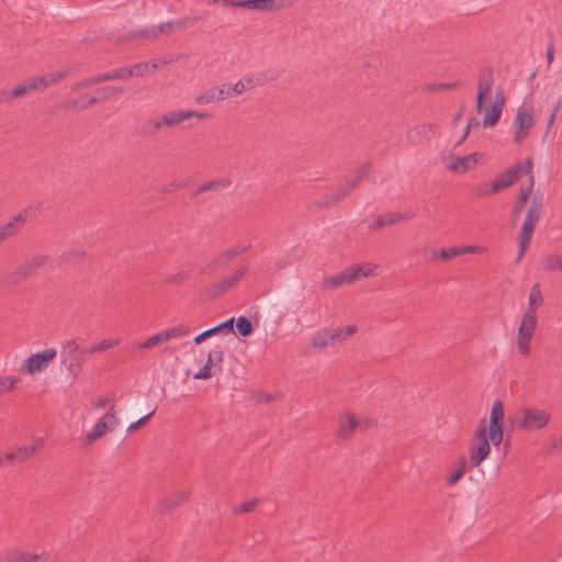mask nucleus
I'll use <instances>...</instances> for the list:
<instances>
[{"label": "nucleus", "mask_w": 562, "mask_h": 562, "mask_svg": "<svg viewBox=\"0 0 562 562\" xmlns=\"http://www.w3.org/2000/svg\"><path fill=\"white\" fill-rule=\"evenodd\" d=\"M119 423L115 416L114 407L112 406L106 414H104L94 425V427L87 434V439L93 441L102 437L108 431L112 430Z\"/></svg>", "instance_id": "obj_13"}, {"label": "nucleus", "mask_w": 562, "mask_h": 562, "mask_svg": "<svg viewBox=\"0 0 562 562\" xmlns=\"http://www.w3.org/2000/svg\"><path fill=\"white\" fill-rule=\"evenodd\" d=\"M438 128L436 124H420L411 128L406 134L409 144L417 146L430 139L431 134Z\"/></svg>", "instance_id": "obj_19"}, {"label": "nucleus", "mask_w": 562, "mask_h": 562, "mask_svg": "<svg viewBox=\"0 0 562 562\" xmlns=\"http://www.w3.org/2000/svg\"><path fill=\"white\" fill-rule=\"evenodd\" d=\"M236 327L240 336H250L254 331L251 322L246 316H239L236 321Z\"/></svg>", "instance_id": "obj_42"}, {"label": "nucleus", "mask_w": 562, "mask_h": 562, "mask_svg": "<svg viewBox=\"0 0 562 562\" xmlns=\"http://www.w3.org/2000/svg\"><path fill=\"white\" fill-rule=\"evenodd\" d=\"M114 80H124L131 78L130 67H122L113 70Z\"/></svg>", "instance_id": "obj_64"}, {"label": "nucleus", "mask_w": 562, "mask_h": 562, "mask_svg": "<svg viewBox=\"0 0 562 562\" xmlns=\"http://www.w3.org/2000/svg\"><path fill=\"white\" fill-rule=\"evenodd\" d=\"M48 554L43 552L41 554L31 553L27 551H22L15 548L7 549L2 553L3 562H41Z\"/></svg>", "instance_id": "obj_20"}, {"label": "nucleus", "mask_w": 562, "mask_h": 562, "mask_svg": "<svg viewBox=\"0 0 562 562\" xmlns=\"http://www.w3.org/2000/svg\"><path fill=\"white\" fill-rule=\"evenodd\" d=\"M30 91H34V89L32 87L31 81L26 80L25 82L18 85L13 90L10 91V98L11 100L15 98H21Z\"/></svg>", "instance_id": "obj_48"}, {"label": "nucleus", "mask_w": 562, "mask_h": 562, "mask_svg": "<svg viewBox=\"0 0 562 562\" xmlns=\"http://www.w3.org/2000/svg\"><path fill=\"white\" fill-rule=\"evenodd\" d=\"M149 69V63H139L130 67L131 77H142Z\"/></svg>", "instance_id": "obj_56"}, {"label": "nucleus", "mask_w": 562, "mask_h": 562, "mask_svg": "<svg viewBox=\"0 0 562 562\" xmlns=\"http://www.w3.org/2000/svg\"><path fill=\"white\" fill-rule=\"evenodd\" d=\"M194 22H195V18L183 16L178 20H175L173 24H175V27L186 29V27L192 26L194 24Z\"/></svg>", "instance_id": "obj_62"}, {"label": "nucleus", "mask_w": 562, "mask_h": 562, "mask_svg": "<svg viewBox=\"0 0 562 562\" xmlns=\"http://www.w3.org/2000/svg\"><path fill=\"white\" fill-rule=\"evenodd\" d=\"M176 113V119H177V123L180 124L187 120H190V119H200V120H207V119H211V114L210 113H206V112H198V111H194V110H178V111H175Z\"/></svg>", "instance_id": "obj_32"}, {"label": "nucleus", "mask_w": 562, "mask_h": 562, "mask_svg": "<svg viewBox=\"0 0 562 562\" xmlns=\"http://www.w3.org/2000/svg\"><path fill=\"white\" fill-rule=\"evenodd\" d=\"M543 269L546 271H562V254L549 255L543 259Z\"/></svg>", "instance_id": "obj_37"}, {"label": "nucleus", "mask_w": 562, "mask_h": 562, "mask_svg": "<svg viewBox=\"0 0 562 562\" xmlns=\"http://www.w3.org/2000/svg\"><path fill=\"white\" fill-rule=\"evenodd\" d=\"M94 85H98V83H97L95 77L93 76V77H89V78H86V79H83L81 81L76 82L71 87V89L74 91H78V90H82L85 88H89V87L94 86Z\"/></svg>", "instance_id": "obj_59"}, {"label": "nucleus", "mask_w": 562, "mask_h": 562, "mask_svg": "<svg viewBox=\"0 0 562 562\" xmlns=\"http://www.w3.org/2000/svg\"><path fill=\"white\" fill-rule=\"evenodd\" d=\"M123 92V89L120 87H102L94 91L95 95L90 97L85 103H82L80 109H88L99 102L105 101L110 98L116 97Z\"/></svg>", "instance_id": "obj_21"}, {"label": "nucleus", "mask_w": 562, "mask_h": 562, "mask_svg": "<svg viewBox=\"0 0 562 562\" xmlns=\"http://www.w3.org/2000/svg\"><path fill=\"white\" fill-rule=\"evenodd\" d=\"M27 222L26 212H21L11 216L8 222L0 225V237L2 240L10 239L16 236L25 226Z\"/></svg>", "instance_id": "obj_18"}, {"label": "nucleus", "mask_w": 562, "mask_h": 562, "mask_svg": "<svg viewBox=\"0 0 562 562\" xmlns=\"http://www.w3.org/2000/svg\"><path fill=\"white\" fill-rule=\"evenodd\" d=\"M231 97L229 86L223 83L221 86H213L202 93L195 95L194 102L199 105L210 104L216 101H223Z\"/></svg>", "instance_id": "obj_15"}, {"label": "nucleus", "mask_w": 562, "mask_h": 562, "mask_svg": "<svg viewBox=\"0 0 562 562\" xmlns=\"http://www.w3.org/2000/svg\"><path fill=\"white\" fill-rule=\"evenodd\" d=\"M479 127H480V121L476 117H471L468 121L465 131H464L462 137L460 138V140L458 142V145L461 144L468 137L471 130L479 128Z\"/></svg>", "instance_id": "obj_61"}, {"label": "nucleus", "mask_w": 562, "mask_h": 562, "mask_svg": "<svg viewBox=\"0 0 562 562\" xmlns=\"http://www.w3.org/2000/svg\"><path fill=\"white\" fill-rule=\"evenodd\" d=\"M542 302H543V296H542V292H541V289H540V284L536 283L531 288V292H530L529 297H528V303L530 305H536L537 306V304H541Z\"/></svg>", "instance_id": "obj_50"}, {"label": "nucleus", "mask_w": 562, "mask_h": 562, "mask_svg": "<svg viewBox=\"0 0 562 562\" xmlns=\"http://www.w3.org/2000/svg\"><path fill=\"white\" fill-rule=\"evenodd\" d=\"M370 167L371 165L369 162H366L361 166H359L356 170H355V175L353 177L348 180L346 182V184L353 191L358 186L359 183L363 180V178H366L370 171Z\"/></svg>", "instance_id": "obj_33"}, {"label": "nucleus", "mask_w": 562, "mask_h": 562, "mask_svg": "<svg viewBox=\"0 0 562 562\" xmlns=\"http://www.w3.org/2000/svg\"><path fill=\"white\" fill-rule=\"evenodd\" d=\"M535 124L533 109L519 108L514 119V143L521 144L529 135L530 128Z\"/></svg>", "instance_id": "obj_11"}, {"label": "nucleus", "mask_w": 562, "mask_h": 562, "mask_svg": "<svg viewBox=\"0 0 562 562\" xmlns=\"http://www.w3.org/2000/svg\"><path fill=\"white\" fill-rule=\"evenodd\" d=\"M459 82H440L436 85H431L428 87L430 91H445V90H451L459 87Z\"/></svg>", "instance_id": "obj_58"}, {"label": "nucleus", "mask_w": 562, "mask_h": 562, "mask_svg": "<svg viewBox=\"0 0 562 562\" xmlns=\"http://www.w3.org/2000/svg\"><path fill=\"white\" fill-rule=\"evenodd\" d=\"M119 344H120V340L116 338H106V339L101 340L98 344L87 347V352H89V355L102 352V351H105L106 349L117 346Z\"/></svg>", "instance_id": "obj_35"}, {"label": "nucleus", "mask_w": 562, "mask_h": 562, "mask_svg": "<svg viewBox=\"0 0 562 562\" xmlns=\"http://www.w3.org/2000/svg\"><path fill=\"white\" fill-rule=\"evenodd\" d=\"M258 503H259L258 498H254L251 501L245 502V503L240 504L239 506H236L233 508V515L237 516V515L250 513L251 510L255 509V507L257 506Z\"/></svg>", "instance_id": "obj_49"}, {"label": "nucleus", "mask_w": 562, "mask_h": 562, "mask_svg": "<svg viewBox=\"0 0 562 562\" xmlns=\"http://www.w3.org/2000/svg\"><path fill=\"white\" fill-rule=\"evenodd\" d=\"M232 183H233L232 179H229L227 177L215 178V179L209 180V181L202 183L201 186H199L196 188V190H194L192 192L191 198L195 199L199 195H201L207 191H220V190L228 189L232 186Z\"/></svg>", "instance_id": "obj_22"}, {"label": "nucleus", "mask_w": 562, "mask_h": 562, "mask_svg": "<svg viewBox=\"0 0 562 562\" xmlns=\"http://www.w3.org/2000/svg\"><path fill=\"white\" fill-rule=\"evenodd\" d=\"M30 81L34 90H41L54 85V77H52V74H46L42 77L30 79Z\"/></svg>", "instance_id": "obj_45"}, {"label": "nucleus", "mask_w": 562, "mask_h": 562, "mask_svg": "<svg viewBox=\"0 0 562 562\" xmlns=\"http://www.w3.org/2000/svg\"><path fill=\"white\" fill-rule=\"evenodd\" d=\"M189 277H190L189 272L182 270L177 273L168 276L166 279V282L171 283V284H182L187 280H189Z\"/></svg>", "instance_id": "obj_53"}, {"label": "nucleus", "mask_w": 562, "mask_h": 562, "mask_svg": "<svg viewBox=\"0 0 562 562\" xmlns=\"http://www.w3.org/2000/svg\"><path fill=\"white\" fill-rule=\"evenodd\" d=\"M551 419V415L541 408L530 407L522 409V418L518 428L527 431H536L544 428Z\"/></svg>", "instance_id": "obj_9"}, {"label": "nucleus", "mask_w": 562, "mask_h": 562, "mask_svg": "<svg viewBox=\"0 0 562 562\" xmlns=\"http://www.w3.org/2000/svg\"><path fill=\"white\" fill-rule=\"evenodd\" d=\"M56 356L57 350L55 348H46L33 353L23 361L21 371L30 375L40 373L48 368V366L55 360Z\"/></svg>", "instance_id": "obj_8"}, {"label": "nucleus", "mask_w": 562, "mask_h": 562, "mask_svg": "<svg viewBox=\"0 0 562 562\" xmlns=\"http://www.w3.org/2000/svg\"><path fill=\"white\" fill-rule=\"evenodd\" d=\"M234 321H235V318L231 317V318L226 319L225 322L210 328L212 335H216L221 331L233 333L234 331V328H233Z\"/></svg>", "instance_id": "obj_51"}, {"label": "nucleus", "mask_w": 562, "mask_h": 562, "mask_svg": "<svg viewBox=\"0 0 562 562\" xmlns=\"http://www.w3.org/2000/svg\"><path fill=\"white\" fill-rule=\"evenodd\" d=\"M188 498H189V492H187V491L176 492V493L167 496L166 498L161 499L157 505V510H158V513L164 514V513L175 508L176 506L187 502Z\"/></svg>", "instance_id": "obj_24"}, {"label": "nucleus", "mask_w": 562, "mask_h": 562, "mask_svg": "<svg viewBox=\"0 0 562 562\" xmlns=\"http://www.w3.org/2000/svg\"><path fill=\"white\" fill-rule=\"evenodd\" d=\"M234 260L228 249L216 255L204 268L203 272H215L226 269Z\"/></svg>", "instance_id": "obj_25"}, {"label": "nucleus", "mask_w": 562, "mask_h": 562, "mask_svg": "<svg viewBox=\"0 0 562 562\" xmlns=\"http://www.w3.org/2000/svg\"><path fill=\"white\" fill-rule=\"evenodd\" d=\"M352 190L345 183L340 189H338L335 193H333L329 198L326 199V201L319 206L326 207L330 205L331 203H337L344 200L346 196H348Z\"/></svg>", "instance_id": "obj_36"}, {"label": "nucleus", "mask_w": 562, "mask_h": 562, "mask_svg": "<svg viewBox=\"0 0 562 562\" xmlns=\"http://www.w3.org/2000/svg\"><path fill=\"white\" fill-rule=\"evenodd\" d=\"M87 347L81 348L76 339H67L60 344V364L65 367L67 378L75 382L83 372L87 360Z\"/></svg>", "instance_id": "obj_1"}, {"label": "nucleus", "mask_w": 562, "mask_h": 562, "mask_svg": "<svg viewBox=\"0 0 562 562\" xmlns=\"http://www.w3.org/2000/svg\"><path fill=\"white\" fill-rule=\"evenodd\" d=\"M492 188H493L492 182L491 183L482 182V183L474 186L471 190V193L476 198H484V196H488L494 193H497V191L493 190Z\"/></svg>", "instance_id": "obj_40"}, {"label": "nucleus", "mask_w": 562, "mask_h": 562, "mask_svg": "<svg viewBox=\"0 0 562 562\" xmlns=\"http://www.w3.org/2000/svg\"><path fill=\"white\" fill-rule=\"evenodd\" d=\"M50 261L52 257L49 255H34L27 258L10 273V283L18 284L26 281L34 276L38 269L45 267Z\"/></svg>", "instance_id": "obj_7"}, {"label": "nucleus", "mask_w": 562, "mask_h": 562, "mask_svg": "<svg viewBox=\"0 0 562 562\" xmlns=\"http://www.w3.org/2000/svg\"><path fill=\"white\" fill-rule=\"evenodd\" d=\"M44 447L43 438H36L31 445L22 446L15 449L18 462L23 463L33 458Z\"/></svg>", "instance_id": "obj_26"}, {"label": "nucleus", "mask_w": 562, "mask_h": 562, "mask_svg": "<svg viewBox=\"0 0 562 562\" xmlns=\"http://www.w3.org/2000/svg\"><path fill=\"white\" fill-rule=\"evenodd\" d=\"M504 425L503 426H487V440L494 446H499L503 441Z\"/></svg>", "instance_id": "obj_39"}, {"label": "nucleus", "mask_w": 562, "mask_h": 562, "mask_svg": "<svg viewBox=\"0 0 562 562\" xmlns=\"http://www.w3.org/2000/svg\"><path fill=\"white\" fill-rule=\"evenodd\" d=\"M542 209L543 194H535L531 199L530 206L527 211L525 221L518 235L519 246L516 262H519L522 259L530 245L532 234L540 220Z\"/></svg>", "instance_id": "obj_2"}, {"label": "nucleus", "mask_w": 562, "mask_h": 562, "mask_svg": "<svg viewBox=\"0 0 562 562\" xmlns=\"http://www.w3.org/2000/svg\"><path fill=\"white\" fill-rule=\"evenodd\" d=\"M87 256L86 250L83 249H75L64 252L60 258V265H75L82 260Z\"/></svg>", "instance_id": "obj_34"}, {"label": "nucleus", "mask_w": 562, "mask_h": 562, "mask_svg": "<svg viewBox=\"0 0 562 562\" xmlns=\"http://www.w3.org/2000/svg\"><path fill=\"white\" fill-rule=\"evenodd\" d=\"M15 463H19L15 450L7 452L4 456L0 457V467H8Z\"/></svg>", "instance_id": "obj_57"}, {"label": "nucleus", "mask_w": 562, "mask_h": 562, "mask_svg": "<svg viewBox=\"0 0 562 562\" xmlns=\"http://www.w3.org/2000/svg\"><path fill=\"white\" fill-rule=\"evenodd\" d=\"M504 406L501 400H495L490 415V424L487 426H503L504 425Z\"/></svg>", "instance_id": "obj_29"}, {"label": "nucleus", "mask_w": 562, "mask_h": 562, "mask_svg": "<svg viewBox=\"0 0 562 562\" xmlns=\"http://www.w3.org/2000/svg\"><path fill=\"white\" fill-rule=\"evenodd\" d=\"M241 82H244V86L246 90L252 89L256 86H261L266 82V76L262 74L254 75V76H246L243 77Z\"/></svg>", "instance_id": "obj_46"}, {"label": "nucleus", "mask_w": 562, "mask_h": 562, "mask_svg": "<svg viewBox=\"0 0 562 562\" xmlns=\"http://www.w3.org/2000/svg\"><path fill=\"white\" fill-rule=\"evenodd\" d=\"M431 255H432V258H440L441 260H450V259L461 255V251H459L458 247L440 248L438 250H434Z\"/></svg>", "instance_id": "obj_43"}, {"label": "nucleus", "mask_w": 562, "mask_h": 562, "mask_svg": "<svg viewBox=\"0 0 562 562\" xmlns=\"http://www.w3.org/2000/svg\"><path fill=\"white\" fill-rule=\"evenodd\" d=\"M533 335H531L529 331H526L520 326L518 327L517 331V346L518 350L522 356H528L530 353V340Z\"/></svg>", "instance_id": "obj_31"}, {"label": "nucleus", "mask_w": 562, "mask_h": 562, "mask_svg": "<svg viewBox=\"0 0 562 562\" xmlns=\"http://www.w3.org/2000/svg\"><path fill=\"white\" fill-rule=\"evenodd\" d=\"M494 85V77L492 69H486L481 72L477 83V93L475 109L477 113H481L484 108L485 99L491 93Z\"/></svg>", "instance_id": "obj_16"}, {"label": "nucleus", "mask_w": 562, "mask_h": 562, "mask_svg": "<svg viewBox=\"0 0 562 562\" xmlns=\"http://www.w3.org/2000/svg\"><path fill=\"white\" fill-rule=\"evenodd\" d=\"M249 266L244 265L236 269L231 276L213 283L206 291L209 299H216L231 291L248 273Z\"/></svg>", "instance_id": "obj_12"}, {"label": "nucleus", "mask_w": 562, "mask_h": 562, "mask_svg": "<svg viewBox=\"0 0 562 562\" xmlns=\"http://www.w3.org/2000/svg\"><path fill=\"white\" fill-rule=\"evenodd\" d=\"M445 167L452 172H459L463 173L468 170L475 167L477 160H476V154H471L468 156H457L454 154L448 155L445 159Z\"/></svg>", "instance_id": "obj_14"}, {"label": "nucleus", "mask_w": 562, "mask_h": 562, "mask_svg": "<svg viewBox=\"0 0 562 562\" xmlns=\"http://www.w3.org/2000/svg\"><path fill=\"white\" fill-rule=\"evenodd\" d=\"M358 327L356 325H348L346 327H337L334 329H327L329 335V340L331 344H336L338 341H342L347 339L348 337L352 336L355 333H357Z\"/></svg>", "instance_id": "obj_27"}, {"label": "nucleus", "mask_w": 562, "mask_h": 562, "mask_svg": "<svg viewBox=\"0 0 562 562\" xmlns=\"http://www.w3.org/2000/svg\"><path fill=\"white\" fill-rule=\"evenodd\" d=\"M375 276L374 268L366 265V268L360 265H351L339 273L328 278L324 282L327 289H335L344 284H350L360 278H369Z\"/></svg>", "instance_id": "obj_5"}, {"label": "nucleus", "mask_w": 562, "mask_h": 562, "mask_svg": "<svg viewBox=\"0 0 562 562\" xmlns=\"http://www.w3.org/2000/svg\"><path fill=\"white\" fill-rule=\"evenodd\" d=\"M311 345H312V347L317 348V349H324L328 346H331L333 344L329 340V335H328L327 329L313 336V338L311 339Z\"/></svg>", "instance_id": "obj_41"}, {"label": "nucleus", "mask_w": 562, "mask_h": 562, "mask_svg": "<svg viewBox=\"0 0 562 562\" xmlns=\"http://www.w3.org/2000/svg\"><path fill=\"white\" fill-rule=\"evenodd\" d=\"M157 33L155 30V26H151L149 29L139 30L137 32H134L127 36L130 41H136V40H151L157 38Z\"/></svg>", "instance_id": "obj_44"}, {"label": "nucleus", "mask_w": 562, "mask_h": 562, "mask_svg": "<svg viewBox=\"0 0 562 562\" xmlns=\"http://www.w3.org/2000/svg\"><path fill=\"white\" fill-rule=\"evenodd\" d=\"M20 381L18 376L0 378V395L13 390L14 385Z\"/></svg>", "instance_id": "obj_52"}, {"label": "nucleus", "mask_w": 562, "mask_h": 562, "mask_svg": "<svg viewBox=\"0 0 562 562\" xmlns=\"http://www.w3.org/2000/svg\"><path fill=\"white\" fill-rule=\"evenodd\" d=\"M155 412H156V409H153L151 412H149L147 415L143 416L135 423H132L127 427V431L133 432V431L137 430L138 428L143 427L154 416Z\"/></svg>", "instance_id": "obj_55"}, {"label": "nucleus", "mask_w": 562, "mask_h": 562, "mask_svg": "<svg viewBox=\"0 0 562 562\" xmlns=\"http://www.w3.org/2000/svg\"><path fill=\"white\" fill-rule=\"evenodd\" d=\"M251 245L250 244H243V245H238V246H234V247H229L227 248L228 251L231 252V255L233 256V258H237L238 256L247 252L249 249H250Z\"/></svg>", "instance_id": "obj_60"}, {"label": "nucleus", "mask_w": 562, "mask_h": 562, "mask_svg": "<svg viewBox=\"0 0 562 562\" xmlns=\"http://www.w3.org/2000/svg\"><path fill=\"white\" fill-rule=\"evenodd\" d=\"M535 186V177L533 175L529 176V183L526 187H521L517 196V200L512 209L513 216H518L522 210L525 209L530 195L532 193Z\"/></svg>", "instance_id": "obj_23"}, {"label": "nucleus", "mask_w": 562, "mask_h": 562, "mask_svg": "<svg viewBox=\"0 0 562 562\" xmlns=\"http://www.w3.org/2000/svg\"><path fill=\"white\" fill-rule=\"evenodd\" d=\"M400 222V213H392V214H385L381 215L376 218L374 223L370 225V229L374 231L378 228H381L385 225H392Z\"/></svg>", "instance_id": "obj_38"}, {"label": "nucleus", "mask_w": 562, "mask_h": 562, "mask_svg": "<svg viewBox=\"0 0 562 562\" xmlns=\"http://www.w3.org/2000/svg\"><path fill=\"white\" fill-rule=\"evenodd\" d=\"M491 453V443L487 440V422L483 417L479 422L476 431L469 443V461L471 468H477Z\"/></svg>", "instance_id": "obj_3"}, {"label": "nucleus", "mask_w": 562, "mask_h": 562, "mask_svg": "<svg viewBox=\"0 0 562 562\" xmlns=\"http://www.w3.org/2000/svg\"><path fill=\"white\" fill-rule=\"evenodd\" d=\"M213 361L212 357H207L206 363L194 374L195 380H207L213 376L214 372L212 371Z\"/></svg>", "instance_id": "obj_47"}, {"label": "nucleus", "mask_w": 562, "mask_h": 562, "mask_svg": "<svg viewBox=\"0 0 562 562\" xmlns=\"http://www.w3.org/2000/svg\"><path fill=\"white\" fill-rule=\"evenodd\" d=\"M532 167L533 162L531 158H527L524 162H517L513 165L510 168L502 172L492 181V189L499 192L504 189L509 188L515 182H517L521 177L526 175H532Z\"/></svg>", "instance_id": "obj_6"}, {"label": "nucleus", "mask_w": 562, "mask_h": 562, "mask_svg": "<svg viewBox=\"0 0 562 562\" xmlns=\"http://www.w3.org/2000/svg\"><path fill=\"white\" fill-rule=\"evenodd\" d=\"M468 469V461L464 456H461L456 464L453 465L452 472L447 479L448 485H454L459 482V480L464 475L465 471Z\"/></svg>", "instance_id": "obj_28"}, {"label": "nucleus", "mask_w": 562, "mask_h": 562, "mask_svg": "<svg viewBox=\"0 0 562 562\" xmlns=\"http://www.w3.org/2000/svg\"><path fill=\"white\" fill-rule=\"evenodd\" d=\"M370 425L369 419H357L353 415L348 414L339 422L337 436L347 439L358 430H363Z\"/></svg>", "instance_id": "obj_17"}, {"label": "nucleus", "mask_w": 562, "mask_h": 562, "mask_svg": "<svg viewBox=\"0 0 562 562\" xmlns=\"http://www.w3.org/2000/svg\"><path fill=\"white\" fill-rule=\"evenodd\" d=\"M503 108L499 104H493L485 113L482 125L483 127H493L501 120Z\"/></svg>", "instance_id": "obj_30"}, {"label": "nucleus", "mask_w": 562, "mask_h": 562, "mask_svg": "<svg viewBox=\"0 0 562 562\" xmlns=\"http://www.w3.org/2000/svg\"><path fill=\"white\" fill-rule=\"evenodd\" d=\"M295 0H209L212 4L239 7L257 11H276L293 5Z\"/></svg>", "instance_id": "obj_4"}, {"label": "nucleus", "mask_w": 562, "mask_h": 562, "mask_svg": "<svg viewBox=\"0 0 562 562\" xmlns=\"http://www.w3.org/2000/svg\"><path fill=\"white\" fill-rule=\"evenodd\" d=\"M178 125L175 111H169L160 116L146 120L139 127V134L145 137L157 135L162 130Z\"/></svg>", "instance_id": "obj_10"}, {"label": "nucleus", "mask_w": 562, "mask_h": 562, "mask_svg": "<svg viewBox=\"0 0 562 562\" xmlns=\"http://www.w3.org/2000/svg\"><path fill=\"white\" fill-rule=\"evenodd\" d=\"M183 187H184V184L182 182L173 180V181H170L169 183L162 186L159 189V192L161 194H171V193H175V192L181 190Z\"/></svg>", "instance_id": "obj_54"}, {"label": "nucleus", "mask_w": 562, "mask_h": 562, "mask_svg": "<svg viewBox=\"0 0 562 562\" xmlns=\"http://www.w3.org/2000/svg\"><path fill=\"white\" fill-rule=\"evenodd\" d=\"M168 331H169V335H170V339H176V338L184 337V336H187L189 334L188 328H186L183 326L168 328Z\"/></svg>", "instance_id": "obj_63"}]
</instances>
